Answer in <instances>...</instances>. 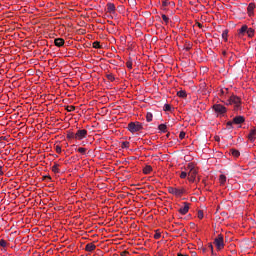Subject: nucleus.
Here are the masks:
<instances>
[{
  "label": "nucleus",
  "mask_w": 256,
  "mask_h": 256,
  "mask_svg": "<svg viewBox=\"0 0 256 256\" xmlns=\"http://www.w3.org/2000/svg\"><path fill=\"white\" fill-rule=\"evenodd\" d=\"M214 245H215L217 251H221L222 249L225 248V242H224L223 234H219V235L214 239Z\"/></svg>",
  "instance_id": "3"
},
{
  "label": "nucleus",
  "mask_w": 256,
  "mask_h": 256,
  "mask_svg": "<svg viewBox=\"0 0 256 256\" xmlns=\"http://www.w3.org/2000/svg\"><path fill=\"white\" fill-rule=\"evenodd\" d=\"M245 35H247V25H243L238 29V37H245Z\"/></svg>",
  "instance_id": "12"
},
{
  "label": "nucleus",
  "mask_w": 256,
  "mask_h": 256,
  "mask_svg": "<svg viewBox=\"0 0 256 256\" xmlns=\"http://www.w3.org/2000/svg\"><path fill=\"white\" fill-rule=\"evenodd\" d=\"M179 139H181V140L185 139V132L184 131L180 132Z\"/></svg>",
  "instance_id": "39"
},
{
  "label": "nucleus",
  "mask_w": 256,
  "mask_h": 256,
  "mask_svg": "<svg viewBox=\"0 0 256 256\" xmlns=\"http://www.w3.org/2000/svg\"><path fill=\"white\" fill-rule=\"evenodd\" d=\"M55 151H56V153H61V146L57 145L55 147Z\"/></svg>",
  "instance_id": "41"
},
{
  "label": "nucleus",
  "mask_w": 256,
  "mask_h": 256,
  "mask_svg": "<svg viewBox=\"0 0 256 256\" xmlns=\"http://www.w3.org/2000/svg\"><path fill=\"white\" fill-rule=\"evenodd\" d=\"M0 247H7V241H5L4 239L0 240Z\"/></svg>",
  "instance_id": "35"
},
{
  "label": "nucleus",
  "mask_w": 256,
  "mask_h": 256,
  "mask_svg": "<svg viewBox=\"0 0 256 256\" xmlns=\"http://www.w3.org/2000/svg\"><path fill=\"white\" fill-rule=\"evenodd\" d=\"M106 77L111 82L115 81V76L113 74H107Z\"/></svg>",
  "instance_id": "27"
},
{
  "label": "nucleus",
  "mask_w": 256,
  "mask_h": 256,
  "mask_svg": "<svg viewBox=\"0 0 256 256\" xmlns=\"http://www.w3.org/2000/svg\"><path fill=\"white\" fill-rule=\"evenodd\" d=\"M128 4L130 7H135V5H137V1L135 0H128Z\"/></svg>",
  "instance_id": "29"
},
{
  "label": "nucleus",
  "mask_w": 256,
  "mask_h": 256,
  "mask_svg": "<svg viewBox=\"0 0 256 256\" xmlns=\"http://www.w3.org/2000/svg\"><path fill=\"white\" fill-rule=\"evenodd\" d=\"M169 5V2L167 0L163 1L162 2V6L163 7H167Z\"/></svg>",
  "instance_id": "43"
},
{
  "label": "nucleus",
  "mask_w": 256,
  "mask_h": 256,
  "mask_svg": "<svg viewBox=\"0 0 256 256\" xmlns=\"http://www.w3.org/2000/svg\"><path fill=\"white\" fill-rule=\"evenodd\" d=\"M183 205L184 207L180 208L178 211L181 215H187V213H189L190 204L188 202H184Z\"/></svg>",
  "instance_id": "8"
},
{
  "label": "nucleus",
  "mask_w": 256,
  "mask_h": 256,
  "mask_svg": "<svg viewBox=\"0 0 256 256\" xmlns=\"http://www.w3.org/2000/svg\"><path fill=\"white\" fill-rule=\"evenodd\" d=\"M168 192L171 195H175V197H181L182 195H184L185 193V188H173V187H169L168 188Z\"/></svg>",
  "instance_id": "5"
},
{
  "label": "nucleus",
  "mask_w": 256,
  "mask_h": 256,
  "mask_svg": "<svg viewBox=\"0 0 256 256\" xmlns=\"http://www.w3.org/2000/svg\"><path fill=\"white\" fill-rule=\"evenodd\" d=\"M54 45L56 47H63V45H65V39H63V38H56L54 40Z\"/></svg>",
  "instance_id": "15"
},
{
  "label": "nucleus",
  "mask_w": 256,
  "mask_h": 256,
  "mask_svg": "<svg viewBox=\"0 0 256 256\" xmlns=\"http://www.w3.org/2000/svg\"><path fill=\"white\" fill-rule=\"evenodd\" d=\"M126 67H127L128 69H133V61L128 60V61L126 62Z\"/></svg>",
  "instance_id": "26"
},
{
  "label": "nucleus",
  "mask_w": 256,
  "mask_h": 256,
  "mask_svg": "<svg viewBox=\"0 0 256 256\" xmlns=\"http://www.w3.org/2000/svg\"><path fill=\"white\" fill-rule=\"evenodd\" d=\"M151 171H153V167H151L150 165H146L143 168V174L144 175H149V173H151Z\"/></svg>",
  "instance_id": "18"
},
{
  "label": "nucleus",
  "mask_w": 256,
  "mask_h": 256,
  "mask_svg": "<svg viewBox=\"0 0 256 256\" xmlns=\"http://www.w3.org/2000/svg\"><path fill=\"white\" fill-rule=\"evenodd\" d=\"M229 34V30H224L222 32V39H227V35Z\"/></svg>",
  "instance_id": "31"
},
{
  "label": "nucleus",
  "mask_w": 256,
  "mask_h": 256,
  "mask_svg": "<svg viewBox=\"0 0 256 256\" xmlns=\"http://www.w3.org/2000/svg\"><path fill=\"white\" fill-rule=\"evenodd\" d=\"M75 110V106H67L66 107V111H68V113H71V112H73Z\"/></svg>",
  "instance_id": "30"
},
{
  "label": "nucleus",
  "mask_w": 256,
  "mask_h": 256,
  "mask_svg": "<svg viewBox=\"0 0 256 256\" xmlns=\"http://www.w3.org/2000/svg\"><path fill=\"white\" fill-rule=\"evenodd\" d=\"M187 178V172H181L180 179H186Z\"/></svg>",
  "instance_id": "38"
},
{
  "label": "nucleus",
  "mask_w": 256,
  "mask_h": 256,
  "mask_svg": "<svg viewBox=\"0 0 256 256\" xmlns=\"http://www.w3.org/2000/svg\"><path fill=\"white\" fill-rule=\"evenodd\" d=\"M177 256H189V255L178 253Z\"/></svg>",
  "instance_id": "49"
},
{
  "label": "nucleus",
  "mask_w": 256,
  "mask_h": 256,
  "mask_svg": "<svg viewBox=\"0 0 256 256\" xmlns=\"http://www.w3.org/2000/svg\"><path fill=\"white\" fill-rule=\"evenodd\" d=\"M44 179H48L49 181H51V176H45Z\"/></svg>",
  "instance_id": "48"
},
{
  "label": "nucleus",
  "mask_w": 256,
  "mask_h": 256,
  "mask_svg": "<svg viewBox=\"0 0 256 256\" xmlns=\"http://www.w3.org/2000/svg\"><path fill=\"white\" fill-rule=\"evenodd\" d=\"M106 7H107V13H110V14L115 13V10H116L115 4L109 2V3H107Z\"/></svg>",
  "instance_id": "13"
},
{
  "label": "nucleus",
  "mask_w": 256,
  "mask_h": 256,
  "mask_svg": "<svg viewBox=\"0 0 256 256\" xmlns=\"http://www.w3.org/2000/svg\"><path fill=\"white\" fill-rule=\"evenodd\" d=\"M212 256H215V253L213 252Z\"/></svg>",
  "instance_id": "54"
},
{
  "label": "nucleus",
  "mask_w": 256,
  "mask_h": 256,
  "mask_svg": "<svg viewBox=\"0 0 256 256\" xmlns=\"http://www.w3.org/2000/svg\"><path fill=\"white\" fill-rule=\"evenodd\" d=\"M128 131L130 133H137L139 131H142L143 129V124L141 122H130L127 127Z\"/></svg>",
  "instance_id": "2"
},
{
  "label": "nucleus",
  "mask_w": 256,
  "mask_h": 256,
  "mask_svg": "<svg viewBox=\"0 0 256 256\" xmlns=\"http://www.w3.org/2000/svg\"><path fill=\"white\" fill-rule=\"evenodd\" d=\"M67 139H75V133L69 132V133L67 134Z\"/></svg>",
  "instance_id": "32"
},
{
  "label": "nucleus",
  "mask_w": 256,
  "mask_h": 256,
  "mask_svg": "<svg viewBox=\"0 0 256 256\" xmlns=\"http://www.w3.org/2000/svg\"><path fill=\"white\" fill-rule=\"evenodd\" d=\"M248 139H249V141H251V143L255 142V139H256V129L255 128L250 129V132L248 134Z\"/></svg>",
  "instance_id": "10"
},
{
  "label": "nucleus",
  "mask_w": 256,
  "mask_h": 256,
  "mask_svg": "<svg viewBox=\"0 0 256 256\" xmlns=\"http://www.w3.org/2000/svg\"><path fill=\"white\" fill-rule=\"evenodd\" d=\"M166 137H169V134H167Z\"/></svg>",
  "instance_id": "55"
},
{
  "label": "nucleus",
  "mask_w": 256,
  "mask_h": 256,
  "mask_svg": "<svg viewBox=\"0 0 256 256\" xmlns=\"http://www.w3.org/2000/svg\"><path fill=\"white\" fill-rule=\"evenodd\" d=\"M178 97H181V99H185L187 97V91L180 90L177 92Z\"/></svg>",
  "instance_id": "19"
},
{
  "label": "nucleus",
  "mask_w": 256,
  "mask_h": 256,
  "mask_svg": "<svg viewBox=\"0 0 256 256\" xmlns=\"http://www.w3.org/2000/svg\"><path fill=\"white\" fill-rule=\"evenodd\" d=\"M87 138V130L86 129H82V130H78L75 133V139L77 141H83V139Z\"/></svg>",
  "instance_id": "7"
},
{
  "label": "nucleus",
  "mask_w": 256,
  "mask_h": 256,
  "mask_svg": "<svg viewBox=\"0 0 256 256\" xmlns=\"http://www.w3.org/2000/svg\"><path fill=\"white\" fill-rule=\"evenodd\" d=\"M198 219H203V211L202 210L198 211Z\"/></svg>",
  "instance_id": "40"
},
{
  "label": "nucleus",
  "mask_w": 256,
  "mask_h": 256,
  "mask_svg": "<svg viewBox=\"0 0 256 256\" xmlns=\"http://www.w3.org/2000/svg\"><path fill=\"white\" fill-rule=\"evenodd\" d=\"M208 249H210L212 255H213V244H208Z\"/></svg>",
  "instance_id": "44"
},
{
  "label": "nucleus",
  "mask_w": 256,
  "mask_h": 256,
  "mask_svg": "<svg viewBox=\"0 0 256 256\" xmlns=\"http://www.w3.org/2000/svg\"><path fill=\"white\" fill-rule=\"evenodd\" d=\"M0 175H4L3 166H0Z\"/></svg>",
  "instance_id": "47"
},
{
  "label": "nucleus",
  "mask_w": 256,
  "mask_h": 256,
  "mask_svg": "<svg viewBox=\"0 0 256 256\" xmlns=\"http://www.w3.org/2000/svg\"><path fill=\"white\" fill-rule=\"evenodd\" d=\"M219 182H220V185H225V183L227 182V176L225 175H220L219 176Z\"/></svg>",
  "instance_id": "20"
},
{
  "label": "nucleus",
  "mask_w": 256,
  "mask_h": 256,
  "mask_svg": "<svg viewBox=\"0 0 256 256\" xmlns=\"http://www.w3.org/2000/svg\"><path fill=\"white\" fill-rule=\"evenodd\" d=\"M230 155H232V157H239L240 155H241V152H239V150H237V149H230Z\"/></svg>",
  "instance_id": "17"
},
{
  "label": "nucleus",
  "mask_w": 256,
  "mask_h": 256,
  "mask_svg": "<svg viewBox=\"0 0 256 256\" xmlns=\"http://www.w3.org/2000/svg\"><path fill=\"white\" fill-rule=\"evenodd\" d=\"M234 125H241V123H245V117L243 116H236L233 118Z\"/></svg>",
  "instance_id": "11"
},
{
  "label": "nucleus",
  "mask_w": 256,
  "mask_h": 256,
  "mask_svg": "<svg viewBox=\"0 0 256 256\" xmlns=\"http://www.w3.org/2000/svg\"><path fill=\"white\" fill-rule=\"evenodd\" d=\"M52 171H53V173H61V170H59V164L55 163L52 166Z\"/></svg>",
  "instance_id": "22"
},
{
  "label": "nucleus",
  "mask_w": 256,
  "mask_h": 256,
  "mask_svg": "<svg viewBox=\"0 0 256 256\" xmlns=\"http://www.w3.org/2000/svg\"><path fill=\"white\" fill-rule=\"evenodd\" d=\"M223 55H226V52H223Z\"/></svg>",
  "instance_id": "53"
},
{
  "label": "nucleus",
  "mask_w": 256,
  "mask_h": 256,
  "mask_svg": "<svg viewBox=\"0 0 256 256\" xmlns=\"http://www.w3.org/2000/svg\"><path fill=\"white\" fill-rule=\"evenodd\" d=\"M154 239H161V232L159 230H156L154 234Z\"/></svg>",
  "instance_id": "28"
},
{
  "label": "nucleus",
  "mask_w": 256,
  "mask_h": 256,
  "mask_svg": "<svg viewBox=\"0 0 256 256\" xmlns=\"http://www.w3.org/2000/svg\"><path fill=\"white\" fill-rule=\"evenodd\" d=\"M229 91V89L224 88L221 90V95H225V93H227Z\"/></svg>",
  "instance_id": "42"
},
{
  "label": "nucleus",
  "mask_w": 256,
  "mask_h": 256,
  "mask_svg": "<svg viewBox=\"0 0 256 256\" xmlns=\"http://www.w3.org/2000/svg\"><path fill=\"white\" fill-rule=\"evenodd\" d=\"M158 129H159V131H162V133H167V125H165V124H160L158 126Z\"/></svg>",
  "instance_id": "21"
},
{
  "label": "nucleus",
  "mask_w": 256,
  "mask_h": 256,
  "mask_svg": "<svg viewBox=\"0 0 256 256\" xmlns=\"http://www.w3.org/2000/svg\"><path fill=\"white\" fill-rule=\"evenodd\" d=\"M215 141H220L219 136H216V137H215Z\"/></svg>",
  "instance_id": "51"
},
{
  "label": "nucleus",
  "mask_w": 256,
  "mask_h": 256,
  "mask_svg": "<svg viewBox=\"0 0 256 256\" xmlns=\"http://www.w3.org/2000/svg\"><path fill=\"white\" fill-rule=\"evenodd\" d=\"M185 49H186V51H190L191 50V46H187Z\"/></svg>",
  "instance_id": "50"
},
{
  "label": "nucleus",
  "mask_w": 256,
  "mask_h": 256,
  "mask_svg": "<svg viewBox=\"0 0 256 256\" xmlns=\"http://www.w3.org/2000/svg\"><path fill=\"white\" fill-rule=\"evenodd\" d=\"M121 148L122 149H129V142L125 141L121 143Z\"/></svg>",
  "instance_id": "25"
},
{
  "label": "nucleus",
  "mask_w": 256,
  "mask_h": 256,
  "mask_svg": "<svg viewBox=\"0 0 256 256\" xmlns=\"http://www.w3.org/2000/svg\"><path fill=\"white\" fill-rule=\"evenodd\" d=\"M196 25L199 27V29H203V24L197 22Z\"/></svg>",
  "instance_id": "46"
},
{
  "label": "nucleus",
  "mask_w": 256,
  "mask_h": 256,
  "mask_svg": "<svg viewBox=\"0 0 256 256\" xmlns=\"http://www.w3.org/2000/svg\"><path fill=\"white\" fill-rule=\"evenodd\" d=\"M92 47L94 49H101V42H99V41L93 42Z\"/></svg>",
  "instance_id": "24"
},
{
  "label": "nucleus",
  "mask_w": 256,
  "mask_h": 256,
  "mask_svg": "<svg viewBox=\"0 0 256 256\" xmlns=\"http://www.w3.org/2000/svg\"><path fill=\"white\" fill-rule=\"evenodd\" d=\"M164 111H171V105L170 104H165L163 107Z\"/></svg>",
  "instance_id": "33"
},
{
  "label": "nucleus",
  "mask_w": 256,
  "mask_h": 256,
  "mask_svg": "<svg viewBox=\"0 0 256 256\" xmlns=\"http://www.w3.org/2000/svg\"><path fill=\"white\" fill-rule=\"evenodd\" d=\"M247 13L249 17H253L255 15V3H250L247 8Z\"/></svg>",
  "instance_id": "9"
},
{
  "label": "nucleus",
  "mask_w": 256,
  "mask_h": 256,
  "mask_svg": "<svg viewBox=\"0 0 256 256\" xmlns=\"http://www.w3.org/2000/svg\"><path fill=\"white\" fill-rule=\"evenodd\" d=\"M146 121H147L148 123H151V121H153V114H152L151 112H148V113L146 114Z\"/></svg>",
  "instance_id": "23"
},
{
  "label": "nucleus",
  "mask_w": 256,
  "mask_h": 256,
  "mask_svg": "<svg viewBox=\"0 0 256 256\" xmlns=\"http://www.w3.org/2000/svg\"><path fill=\"white\" fill-rule=\"evenodd\" d=\"M126 255H129V252H128V251H123V252H121V256H126Z\"/></svg>",
  "instance_id": "45"
},
{
  "label": "nucleus",
  "mask_w": 256,
  "mask_h": 256,
  "mask_svg": "<svg viewBox=\"0 0 256 256\" xmlns=\"http://www.w3.org/2000/svg\"><path fill=\"white\" fill-rule=\"evenodd\" d=\"M212 109L215 111L216 115H225L227 113V108L222 104H214Z\"/></svg>",
  "instance_id": "4"
},
{
  "label": "nucleus",
  "mask_w": 256,
  "mask_h": 256,
  "mask_svg": "<svg viewBox=\"0 0 256 256\" xmlns=\"http://www.w3.org/2000/svg\"><path fill=\"white\" fill-rule=\"evenodd\" d=\"M246 35L248 36V37H254V35H255V30L253 29V28H249L248 26H247V28H246Z\"/></svg>",
  "instance_id": "16"
},
{
  "label": "nucleus",
  "mask_w": 256,
  "mask_h": 256,
  "mask_svg": "<svg viewBox=\"0 0 256 256\" xmlns=\"http://www.w3.org/2000/svg\"><path fill=\"white\" fill-rule=\"evenodd\" d=\"M86 151H87L86 148H78V153H81L82 155H85Z\"/></svg>",
  "instance_id": "37"
},
{
  "label": "nucleus",
  "mask_w": 256,
  "mask_h": 256,
  "mask_svg": "<svg viewBox=\"0 0 256 256\" xmlns=\"http://www.w3.org/2000/svg\"><path fill=\"white\" fill-rule=\"evenodd\" d=\"M233 124H235L233 120L226 123L228 129H233Z\"/></svg>",
  "instance_id": "34"
},
{
  "label": "nucleus",
  "mask_w": 256,
  "mask_h": 256,
  "mask_svg": "<svg viewBox=\"0 0 256 256\" xmlns=\"http://www.w3.org/2000/svg\"><path fill=\"white\" fill-rule=\"evenodd\" d=\"M229 105H234V109L237 111L241 107V98L237 96H231L229 99Z\"/></svg>",
  "instance_id": "6"
},
{
  "label": "nucleus",
  "mask_w": 256,
  "mask_h": 256,
  "mask_svg": "<svg viewBox=\"0 0 256 256\" xmlns=\"http://www.w3.org/2000/svg\"><path fill=\"white\" fill-rule=\"evenodd\" d=\"M95 249H97V246H95V244L93 243H88L85 246V251H87L88 253H92V251H95Z\"/></svg>",
  "instance_id": "14"
},
{
  "label": "nucleus",
  "mask_w": 256,
  "mask_h": 256,
  "mask_svg": "<svg viewBox=\"0 0 256 256\" xmlns=\"http://www.w3.org/2000/svg\"><path fill=\"white\" fill-rule=\"evenodd\" d=\"M205 251H207V248H203V253H205Z\"/></svg>",
  "instance_id": "52"
},
{
  "label": "nucleus",
  "mask_w": 256,
  "mask_h": 256,
  "mask_svg": "<svg viewBox=\"0 0 256 256\" xmlns=\"http://www.w3.org/2000/svg\"><path fill=\"white\" fill-rule=\"evenodd\" d=\"M162 19L166 24L169 23V17H167V15L163 14Z\"/></svg>",
  "instance_id": "36"
},
{
  "label": "nucleus",
  "mask_w": 256,
  "mask_h": 256,
  "mask_svg": "<svg viewBox=\"0 0 256 256\" xmlns=\"http://www.w3.org/2000/svg\"><path fill=\"white\" fill-rule=\"evenodd\" d=\"M186 171H188V180L190 183H195V179H197V167L194 163H189L186 167Z\"/></svg>",
  "instance_id": "1"
}]
</instances>
